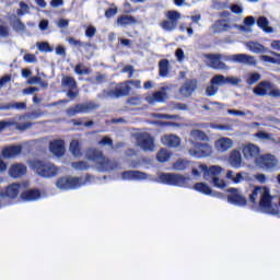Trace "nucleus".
Segmentation results:
<instances>
[{
	"label": "nucleus",
	"mask_w": 280,
	"mask_h": 280,
	"mask_svg": "<svg viewBox=\"0 0 280 280\" xmlns=\"http://www.w3.org/2000/svg\"><path fill=\"white\" fill-rule=\"evenodd\" d=\"M85 156L88 161L95 163L101 172H110V170H117V162H113L110 159L105 158L104 152L98 149H88Z\"/></svg>",
	"instance_id": "1"
},
{
	"label": "nucleus",
	"mask_w": 280,
	"mask_h": 280,
	"mask_svg": "<svg viewBox=\"0 0 280 280\" xmlns=\"http://www.w3.org/2000/svg\"><path fill=\"white\" fill-rule=\"evenodd\" d=\"M31 167L40 178H56L60 174V167L48 161L33 160Z\"/></svg>",
	"instance_id": "2"
},
{
	"label": "nucleus",
	"mask_w": 280,
	"mask_h": 280,
	"mask_svg": "<svg viewBox=\"0 0 280 280\" xmlns=\"http://www.w3.org/2000/svg\"><path fill=\"white\" fill-rule=\"evenodd\" d=\"M224 84H240V79L234 77H224L223 74H215L210 80V84L206 88L207 97H213L220 91V86H224Z\"/></svg>",
	"instance_id": "3"
},
{
	"label": "nucleus",
	"mask_w": 280,
	"mask_h": 280,
	"mask_svg": "<svg viewBox=\"0 0 280 280\" xmlns=\"http://www.w3.org/2000/svg\"><path fill=\"white\" fill-rule=\"evenodd\" d=\"M160 180L161 183H164V185H171L172 187H189L191 177L176 173H162L160 175Z\"/></svg>",
	"instance_id": "4"
},
{
	"label": "nucleus",
	"mask_w": 280,
	"mask_h": 280,
	"mask_svg": "<svg viewBox=\"0 0 280 280\" xmlns=\"http://www.w3.org/2000/svg\"><path fill=\"white\" fill-rule=\"evenodd\" d=\"M166 19L161 22L162 30H165V32H174L178 27V21H180V12L178 11H167L166 12Z\"/></svg>",
	"instance_id": "5"
},
{
	"label": "nucleus",
	"mask_w": 280,
	"mask_h": 280,
	"mask_svg": "<svg viewBox=\"0 0 280 280\" xmlns=\"http://www.w3.org/2000/svg\"><path fill=\"white\" fill-rule=\"evenodd\" d=\"M61 86L62 89H68L67 91V97L70 100H75L78 95H80V92L78 91V81H75V78L63 75L61 79Z\"/></svg>",
	"instance_id": "6"
},
{
	"label": "nucleus",
	"mask_w": 280,
	"mask_h": 280,
	"mask_svg": "<svg viewBox=\"0 0 280 280\" xmlns=\"http://www.w3.org/2000/svg\"><path fill=\"white\" fill-rule=\"evenodd\" d=\"M136 141L137 145H139V148H141L144 152L154 151V138L150 133L142 132L136 135Z\"/></svg>",
	"instance_id": "7"
},
{
	"label": "nucleus",
	"mask_w": 280,
	"mask_h": 280,
	"mask_svg": "<svg viewBox=\"0 0 280 280\" xmlns=\"http://www.w3.org/2000/svg\"><path fill=\"white\" fill-rule=\"evenodd\" d=\"M196 149H189V154L190 156H196L197 159H202L205 156H211L213 154V149L211 145L207 143H200L196 142L195 143Z\"/></svg>",
	"instance_id": "8"
},
{
	"label": "nucleus",
	"mask_w": 280,
	"mask_h": 280,
	"mask_svg": "<svg viewBox=\"0 0 280 280\" xmlns=\"http://www.w3.org/2000/svg\"><path fill=\"white\" fill-rule=\"evenodd\" d=\"M130 91H132V88L128 85L127 81H125L119 83L114 90H109L107 95L119 100V97H128V95H130Z\"/></svg>",
	"instance_id": "9"
},
{
	"label": "nucleus",
	"mask_w": 280,
	"mask_h": 280,
	"mask_svg": "<svg viewBox=\"0 0 280 280\" xmlns=\"http://www.w3.org/2000/svg\"><path fill=\"white\" fill-rule=\"evenodd\" d=\"M228 194H230L228 195V202H230V205H235L236 207H246L248 203L246 197L242 196L237 188H229Z\"/></svg>",
	"instance_id": "10"
},
{
	"label": "nucleus",
	"mask_w": 280,
	"mask_h": 280,
	"mask_svg": "<svg viewBox=\"0 0 280 280\" xmlns=\"http://www.w3.org/2000/svg\"><path fill=\"white\" fill-rule=\"evenodd\" d=\"M198 89V80L197 79H188L184 82V84L179 88L178 93L182 97H191L194 92Z\"/></svg>",
	"instance_id": "11"
},
{
	"label": "nucleus",
	"mask_w": 280,
	"mask_h": 280,
	"mask_svg": "<svg viewBox=\"0 0 280 280\" xmlns=\"http://www.w3.org/2000/svg\"><path fill=\"white\" fill-rule=\"evenodd\" d=\"M56 185L58 189H75V187H80V177H60Z\"/></svg>",
	"instance_id": "12"
},
{
	"label": "nucleus",
	"mask_w": 280,
	"mask_h": 280,
	"mask_svg": "<svg viewBox=\"0 0 280 280\" xmlns=\"http://www.w3.org/2000/svg\"><path fill=\"white\" fill-rule=\"evenodd\" d=\"M205 58L208 60V67L211 69L222 70L226 69V63L222 61V55L220 54H207Z\"/></svg>",
	"instance_id": "13"
},
{
	"label": "nucleus",
	"mask_w": 280,
	"mask_h": 280,
	"mask_svg": "<svg viewBox=\"0 0 280 280\" xmlns=\"http://www.w3.org/2000/svg\"><path fill=\"white\" fill-rule=\"evenodd\" d=\"M49 150L54 156H57L60 159V156H65V152L67 150L65 149V140L62 139H56L49 142Z\"/></svg>",
	"instance_id": "14"
},
{
	"label": "nucleus",
	"mask_w": 280,
	"mask_h": 280,
	"mask_svg": "<svg viewBox=\"0 0 280 280\" xmlns=\"http://www.w3.org/2000/svg\"><path fill=\"white\" fill-rule=\"evenodd\" d=\"M23 152V147L21 145H9L4 147L1 151L2 159H16Z\"/></svg>",
	"instance_id": "15"
},
{
	"label": "nucleus",
	"mask_w": 280,
	"mask_h": 280,
	"mask_svg": "<svg viewBox=\"0 0 280 280\" xmlns=\"http://www.w3.org/2000/svg\"><path fill=\"white\" fill-rule=\"evenodd\" d=\"M199 170L203 172L205 178H207V176L210 178H217L220 176V174H222V167L218 165H213L208 168L207 164H200Z\"/></svg>",
	"instance_id": "16"
},
{
	"label": "nucleus",
	"mask_w": 280,
	"mask_h": 280,
	"mask_svg": "<svg viewBox=\"0 0 280 280\" xmlns=\"http://www.w3.org/2000/svg\"><path fill=\"white\" fill-rule=\"evenodd\" d=\"M25 174H27V166H25V164L15 163L9 168V176H11V178H21L25 176Z\"/></svg>",
	"instance_id": "17"
},
{
	"label": "nucleus",
	"mask_w": 280,
	"mask_h": 280,
	"mask_svg": "<svg viewBox=\"0 0 280 280\" xmlns=\"http://www.w3.org/2000/svg\"><path fill=\"white\" fill-rule=\"evenodd\" d=\"M259 207L261 209H270L272 207V195H270V188L264 186L260 194Z\"/></svg>",
	"instance_id": "18"
},
{
	"label": "nucleus",
	"mask_w": 280,
	"mask_h": 280,
	"mask_svg": "<svg viewBox=\"0 0 280 280\" xmlns=\"http://www.w3.org/2000/svg\"><path fill=\"white\" fill-rule=\"evenodd\" d=\"M270 89H272V82L261 81L254 88V93L258 95V97H266V95L270 93Z\"/></svg>",
	"instance_id": "19"
},
{
	"label": "nucleus",
	"mask_w": 280,
	"mask_h": 280,
	"mask_svg": "<svg viewBox=\"0 0 280 280\" xmlns=\"http://www.w3.org/2000/svg\"><path fill=\"white\" fill-rule=\"evenodd\" d=\"M19 184H12L5 188V191L0 192V198L2 200H5V198H9L10 200H14V198L19 197Z\"/></svg>",
	"instance_id": "20"
},
{
	"label": "nucleus",
	"mask_w": 280,
	"mask_h": 280,
	"mask_svg": "<svg viewBox=\"0 0 280 280\" xmlns=\"http://www.w3.org/2000/svg\"><path fill=\"white\" fill-rule=\"evenodd\" d=\"M124 180H145L148 174L141 171H125L122 172Z\"/></svg>",
	"instance_id": "21"
},
{
	"label": "nucleus",
	"mask_w": 280,
	"mask_h": 280,
	"mask_svg": "<svg viewBox=\"0 0 280 280\" xmlns=\"http://www.w3.org/2000/svg\"><path fill=\"white\" fill-rule=\"evenodd\" d=\"M259 148L254 143H248L243 148V156L247 159V161L250 159H257V156H259Z\"/></svg>",
	"instance_id": "22"
},
{
	"label": "nucleus",
	"mask_w": 280,
	"mask_h": 280,
	"mask_svg": "<svg viewBox=\"0 0 280 280\" xmlns=\"http://www.w3.org/2000/svg\"><path fill=\"white\" fill-rule=\"evenodd\" d=\"M232 62H238L240 65H255V57L246 54H236L230 57Z\"/></svg>",
	"instance_id": "23"
},
{
	"label": "nucleus",
	"mask_w": 280,
	"mask_h": 280,
	"mask_svg": "<svg viewBox=\"0 0 280 280\" xmlns=\"http://www.w3.org/2000/svg\"><path fill=\"white\" fill-rule=\"evenodd\" d=\"M260 167L265 170H275L277 167V159L271 154H266L260 156Z\"/></svg>",
	"instance_id": "24"
},
{
	"label": "nucleus",
	"mask_w": 280,
	"mask_h": 280,
	"mask_svg": "<svg viewBox=\"0 0 280 280\" xmlns=\"http://www.w3.org/2000/svg\"><path fill=\"white\" fill-rule=\"evenodd\" d=\"M116 23L117 25H120V27H128V25H137L139 21L137 20V18H135V15L122 14L117 18Z\"/></svg>",
	"instance_id": "25"
},
{
	"label": "nucleus",
	"mask_w": 280,
	"mask_h": 280,
	"mask_svg": "<svg viewBox=\"0 0 280 280\" xmlns=\"http://www.w3.org/2000/svg\"><path fill=\"white\" fill-rule=\"evenodd\" d=\"M165 100H167V92L163 91H156L151 96L145 97V102H148V104H161L165 102Z\"/></svg>",
	"instance_id": "26"
},
{
	"label": "nucleus",
	"mask_w": 280,
	"mask_h": 280,
	"mask_svg": "<svg viewBox=\"0 0 280 280\" xmlns=\"http://www.w3.org/2000/svg\"><path fill=\"white\" fill-rule=\"evenodd\" d=\"M162 143L167 148H178L180 145V137L176 135H166L162 137Z\"/></svg>",
	"instance_id": "27"
},
{
	"label": "nucleus",
	"mask_w": 280,
	"mask_h": 280,
	"mask_svg": "<svg viewBox=\"0 0 280 280\" xmlns=\"http://www.w3.org/2000/svg\"><path fill=\"white\" fill-rule=\"evenodd\" d=\"M229 163L231 167L240 170V167H242V153L237 150H233L229 156Z\"/></svg>",
	"instance_id": "28"
},
{
	"label": "nucleus",
	"mask_w": 280,
	"mask_h": 280,
	"mask_svg": "<svg viewBox=\"0 0 280 280\" xmlns=\"http://www.w3.org/2000/svg\"><path fill=\"white\" fill-rule=\"evenodd\" d=\"M22 200H26L27 202H32L34 200H38L40 198V190L38 189H28L21 194Z\"/></svg>",
	"instance_id": "29"
},
{
	"label": "nucleus",
	"mask_w": 280,
	"mask_h": 280,
	"mask_svg": "<svg viewBox=\"0 0 280 280\" xmlns=\"http://www.w3.org/2000/svg\"><path fill=\"white\" fill-rule=\"evenodd\" d=\"M215 148L220 152H226L230 148H233V140L230 138H221L215 142Z\"/></svg>",
	"instance_id": "30"
},
{
	"label": "nucleus",
	"mask_w": 280,
	"mask_h": 280,
	"mask_svg": "<svg viewBox=\"0 0 280 280\" xmlns=\"http://www.w3.org/2000/svg\"><path fill=\"white\" fill-rule=\"evenodd\" d=\"M159 75L160 78H167L170 75V60L161 59L159 61Z\"/></svg>",
	"instance_id": "31"
},
{
	"label": "nucleus",
	"mask_w": 280,
	"mask_h": 280,
	"mask_svg": "<svg viewBox=\"0 0 280 280\" xmlns=\"http://www.w3.org/2000/svg\"><path fill=\"white\" fill-rule=\"evenodd\" d=\"M192 188L195 189V191L203 194V196H211V194H213L211 187L202 182L196 183Z\"/></svg>",
	"instance_id": "32"
},
{
	"label": "nucleus",
	"mask_w": 280,
	"mask_h": 280,
	"mask_svg": "<svg viewBox=\"0 0 280 280\" xmlns=\"http://www.w3.org/2000/svg\"><path fill=\"white\" fill-rule=\"evenodd\" d=\"M257 25L258 27H260V30H262L264 32H266L267 34H272L273 28L270 25V22L268 21V18L266 16H259L257 19Z\"/></svg>",
	"instance_id": "33"
},
{
	"label": "nucleus",
	"mask_w": 280,
	"mask_h": 280,
	"mask_svg": "<svg viewBox=\"0 0 280 280\" xmlns=\"http://www.w3.org/2000/svg\"><path fill=\"white\" fill-rule=\"evenodd\" d=\"M247 47L254 54H266V51H268V48H266V46L257 42H248Z\"/></svg>",
	"instance_id": "34"
},
{
	"label": "nucleus",
	"mask_w": 280,
	"mask_h": 280,
	"mask_svg": "<svg viewBox=\"0 0 280 280\" xmlns=\"http://www.w3.org/2000/svg\"><path fill=\"white\" fill-rule=\"evenodd\" d=\"M77 108L79 109V113H91V110H95L97 108V104L94 102L79 103L77 104Z\"/></svg>",
	"instance_id": "35"
},
{
	"label": "nucleus",
	"mask_w": 280,
	"mask_h": 280,
	"mask_svg": "<svg viewBox=\"0 0 280 280\" xmlns=\"http://www.w3.org/2000/svg\"><path fill=\"white\" fill-rule=\"evenodd\" d=\"M271 55L275 56L276 58L268 56V55H262V56H260V60H262V62H269L270 65H279L280 66V54L271 51Z\"/></svg>",
	"instance_id": "36"
},
{
	"label": "nucleus",
	"mask_w": 280,
	"mask_h": 280,
	"mask_svg": "<svg viewBox=\"0 0 280 280\" xmlns=\"http://www.w3.org/2000/svg\"><path fill=\"white\" fill-rule=\"evenodd\" d=\"M233 171H228L226 178L229 180H232L235 185H238V183H242L244 180V176H246V172H240L236 174V176L233 175Z\"/></svg>",
	"instance_id": "37"
},
{
	"label": "nucleus",
	"mask_w": 280,
	"mask_h": 280,
	"mask_svg": "<svg viewBox=\"0 0 280 280\" xmlns=\"http://www.w3.org/2000/svg\"><path fill=\"white\" fill-rule=\"evenodd\" d=\"M170 156H172V153H170L167 149H161L156 154V160L159 163H167V161H170Z\"/></svg>",
	"instance_id": "38"
},
{
	"label": "nucleus",
	"mask_w": 280,
	"mask_h": 280,
	"mask_svg": "<svg viewBox=\"0 0 280 280\" xmlns=\"http://www.w3.org/2000/svg\"><path fill=\"white\" fill-rule=\"evenodd\" d=\"M70 152L73 156H82V149H80V141L72 140L70 142Z\"/></svg>",
	"instance_id": "39"
},
{
	"label": "nucleus",
	"mask_w": 280,
	"mask_h": 280,
	"mask_svg": "<svg viewBox=\"0 0 280 280\" xmlns=\"http://www.w3.org/2000/svg\"><path fill=\"white\" fill-rule=\"evenodd\" d=\"M262 191H264V186L255 187L254 190L252 191V194L249 195V201L253 205H257V198H259V196H261Z\"/></svg>",
	"instance_id": "40"
},
{
	"label": "nucleus",
	"mask_w": 280,
	"mask_h": 280,
	"mask_svg": "<svg viewBox=\"0 0 280 280\" xmlns=\"http://www.w3.org/2000/svg\"><path fill=\"white\" fill-rule=\"evenodd\" d=\"M74 73H77V75H89L91 73V68L84 67L82 63H77Z\"/></svg>",
	"instance_id": "41"
},
{
	"label": "nucleus",
	"mask_w": 280,
	"mask_h": 280,
	"mask_svg": "<svg viewBox=\"0 0 280 280\" xmlns=\"http://www.w3.org/2000/svg\"><path fill=\"white\" fill-rule=\"evenodd\" d=\"M119 12V8L115 3H112L108 9L105 11V19H113Z\"/></svg>",
	"instance_id": "42"
},
{
	"label": "nucleus",
	"mask_w": 280,
	"mask_h": 280,
	"mask_svg": "<svg viewBox=\"0 0 280 280\" xmlns=\"http://www.w3.org/2000/svg\"><path fill=\"white\" fill-rule=\"evenodd\" d=\"M71 167L73 170H79L80 172H84L85 170H89L91 167L88 162L79 161V162H72Z\"/></svg>",
	"instance_id": "43"
},
{
	"label": "nucleus",
	"mask_w": 280,
	"mask_h": 280,
	"mask_svg": "<svg viewBox=\"0 0 280 280\" xmlns=\"http://www.w3.org/2000/svg\"><path fill=\"white\" fill-rule=\"evenodd\" d=\"M37 49L39 51H44L45 54H51V51H54V48H51L47 42L37 43Z\"/></svg>",
	"instance_id": "44"
},
{
	"label": "nucleus",
	"mask_w": 280,
	"mask_h": 280,
	"mask_svg": "<svg viewBox=\"0 0 280 280\" xmlns=\"http://www.w3.org/2000/svg\"><path fill=\"white\" fill-rule=\"evenodd\" d=\"M215 27H217L218 32H226V30H229V27H231V25H229V23H226V20H219L215 22Z\"/></svg>",
	"instance_id": "45"
},
{
	"label": "nucleus",
	"mask_w": 280,
	"mask_h": 280,
	"mask_svg": "<svg viewBox=\"0 0 280 280\" xmlns=\"http://www.w3.org/2000/svg\"><path fill=\"white\" fill-rule=\"evenodd\" d=\"M13 30L15 32H25L26 26L25 24L21 21V19H15L13 21Z\"/></svg>",
	"instance_id": "46"
},
{
	"label": "nucleus",
	"mask_w": 280,
	"mask_h": 280,
	"mask_svg": "<svg viewBox=\"0 0 280 280\" xmlns=\"http://www.w3.org/2000/svg\"><path fill=\"white\" fill-rule=\"evenodd\" d=\"M190 135L191 137H194L195 139H199L200 141H205V139H207V133H205V131L202 130L194 129Z\"/></svg>",
	"instance_id": "47"
},
{
	"label": "nucleus",
	"mask_w": 280,
	"mask_h": 280,
	"mask_svg": "<svg viewBox=\"0 0 280 280\" xmlns=\"http://www.w3.org/2000/svg\"><path fill=\"white\" fill-rule=\"evenodd\" d=\"M261 80V74L258 72H253L248 75L247 84H256V82H259Z\"/></svg>",
	"instance_id": "48"
},
{
	"label": "nucleus",
	"mask_w": 280,
	"mask_h": 280,
	"mask_svg": "<svg viewBox=\"0 0 280 280\" xmlns=\"http://www.w3.org/2000/svg\"><path fill=\"white\" fill-rule=\"evenodd\" d=\"M212 185L213 187H218L219 189H224L226 187V182H224V179H221L219 177H213Z\"/></svg>",
	"instance_id": "49"
},
{
	"label": "nucleus",
	"mask_w": 280,
	"mask_h": 280,
	"mask_svg": "<svg viewBox=\"0 0 280 280\" xmlns=\"http://www.w3.org/2000/svg\"><path fill=\"white\" fill-rule=\"evenodd\" d=\"M24 62H27L30 65L38 62V59L36 58V55L34 54H25L23 56Z\"/></svg>",
	"instance_id": "50"
},
{
	"label": "nucleus",
	"mask_w": 280,
	"mask_h": 280,
	"mask_svg": "<svg viewBox=\"0 0 280 280\" xmlns=\"http://www.w3.org/2000/svg\"><path fill=\"white\" fill-rule=\"evenodd\" d=\"M98 145H108L109 148H113V138L108 136H104L100 141Z\"/></svg>",
	"instance_id": "51"
},
{
	"label": "nucleus",
	"mask_w": 280,
	"mask_h": 280,
	"mask_svg": "<svg viewBox=\"0 0 280 280\" xmlns=\"http://www.w3.org/2000/svg\"><path fill=\"white\" fill-rule=\"evenodd\" d=\"M95 34H97V28H95V26L90 25V26L86 27L85 36L88 38H93V36H95Z\"/></svg>",
	"instance_id": "52"
},
{
	"label": "nucleus",
	"mask_w": 280,
	"mask_h": 280,
	"mask_svg": "<svg viewBox=\"0 0 280 280\" xmlns=\"http://www.w3.org/2000/svg\"><path fill=\"white\" fill-rule=\"evenodd\" d=\"M34 126V122H22L16 125V129L21 131L30 130Z\"/></svg>",
	"instance_id": "53"
},
{
	"label": "nucleus",
	"mask_w": 280,
	"mask_h": 280,
	"mask_svg": "<svg viewBox=\"0 0 280 280\" xmlns=\"http://www.w3.org/2000/svg\"><path fill=\"white\" fill-rule=\"evenodd\" d=\"M8 82H12V75L5 74L0 78V89H3L8 84Z\"/></svg>",
	"instance_id": "54"
},
{
	"label": "nucleus",
	"mask_w": 280,
	"mask_h": 280,
	"mask_svg": "<svg viewBox=\"0 0 280 280\" xmlns=\"http://www.w3.org/2000/svg\"><path fill=\"white\" fill-rule=\"evenodd\" d=\"M267 95H269V97L279 98L280 97V89L275 88V84H272V88L269 90V93Z\"/></svg>",
	"instance_id": "55"
},
{
	"label": "nucleus",
	"mask_w": 280,
	"mask_h": 280,
	"mask_svg": "<svg viewBox=\"0 0 280 280\" xmlns=\"http://www.w3.org/2000/svg\"><path fill=\"white\" fill-rule=\"evenodd\" d=\"M127 104H130V106H139L141 104V97L139 96H132L127 100Z\"/></svg>",
	"instance_id": "56"
},
{
	"label": "nucleus",
	"mask_w": 280,
	"mask_h": 280,
	"mask_svg": "<svg viewBox=\"0 0 280 280\" xmlns=\"http://www.w3.org/2000/svg\"><path fill=\"white\" fill-rule=\"evenodd\" d=\"M69 45H73V47H84V43L82 40L75 39L74 37L68 38Z\"/></svg>",
	"instance_id": "57"
},
{
	"label": "nucleus",
	"mask_w": 280,
	"mask_h": 280,
	"mask_svg": "<svg viewBox=\"0 0 280 280\" xmlns=\"http://www.w3.org/2000/svg\"><path fill=\"white\" fill-rule=\"evenodd\" d=\"M122 73H129L128 78H132L135 75V67L127 65L122 68Z\"/></svg>",
	"instance_id": "58"
},
{
	"label": "nucleus",
	"mask_w": 280,
	"mask_h": 280,
	"mask_svg": "<svg viewBox=\"0 0 280 280\" xmlns=\"http://www.w3.org/2000/svg\"><path fill=\"white\" fill-rule=\"evenodd\" d=\"M186 167H187V163H186L185 161H183V160H178V161H176L175 164H174V168H175V170L183 171V170H185Z\"/></svg>",
	"instance_id": "59"
},
{
	"label": "nucleus",
	"mask_w": 280,
	"mask_h": 280,
	"mask_svg": "<svg viewBox=\"0 0 280 280\" xmlns=\"http://www.w3.org/2000/svg\"><path fill=\"white\" fill-rule=\"evenodd\" d=\"M230 10L233 12V14H242V12H244V9L238 4H232Z\"/></svg>",
	"instance_id": "60"
},
{
	"label": "nucleus",
	"mask_w": 280,
	"mask_h": 280,
	"mask_svg": "<svg viewBox=\"0 0 280 280\" xmlns=\"http://www.w3.org/2000/svg\"><path fill=\"white\" fill-rule=\"evenodd\" d=\"M254 24H255V18L253 15L246 16L244 19V25H246V27H253Z\"/></svg>",
	"instance_id": "61"
},
{
	"label": "nucleus",
	"mask_w": 280,
	"mask_h": 280,
	"mask_svg": "<svg viewBox=\"0 0 280 280\" xmlns=\"http://www.w3.org/2000/svg\"><path fill=\"white\" fill-rule=\"evenodd\" d=\"M0 36H2V38H8V36H10L8 26L0 25Z\"/></svg>",
	"instance_id": "62"
},
{
	"label": "nucleus",
	"mask_w": 280,
	"mask_h": 280,
	"mask_svg": "<svg viewBox=\"0 0 280 280\" xmlns=\"http://www.w3.org/2000/svg\"><path fill=\"white\" fill-rule=\"evenodd\" d=\"M158 119H178V115L158 114Z\"/></svg>",
	"instance_id": "63"
},
{
	"label": "nucleus",
	"mask_w": 280,
	"mask_h": 280,
	"mask_svg": "<svg viewBox=\"0 0 280 280\" xmlns=\"http://www.w3.org/2000/svg\"><path fill=\"white\" fill-rule=\"evenodd\" d=\"M255 137L257 139H270V133L266 131H258L257 133H255Z\"/></svg>",
	"instance_id": "64"
}]
</instances>
